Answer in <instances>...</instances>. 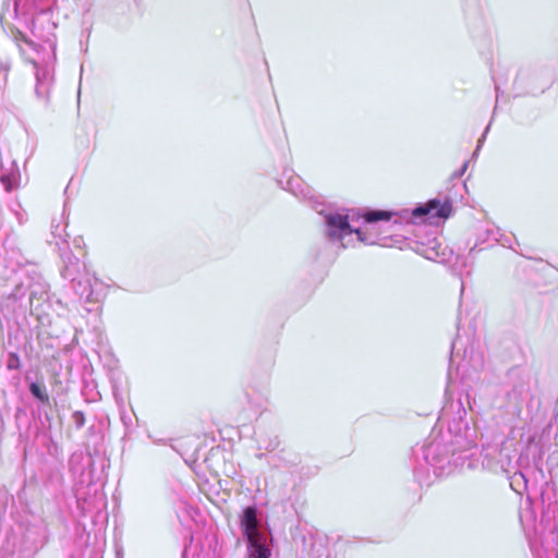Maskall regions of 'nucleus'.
I'll return each mask as SVG.
<instances>
[{"instance_id": "obj_1", "label": "nucleus", "mask_w": 558, "mask_h": 558, "mask_svg": "<svg viewBox=\"0 0 558 558\" xmlns=\"http://www.w3.org/2000/svg\"><path fill=\"white\" fill-rule=\"evenodd\" d=\"M466 410L462 402H450L440 412L438 422L446 432L415 451L414 476L420 484H428L430 474L448 475L463 466L477 440V432L464 421Z\"/></svg>"}, {"instance_id": "obj_2", "label": "nucleus", "mask_w": 558, "mask_h": 558, "mask_svg": "<svg viewBox=\"0 0 558 558\" xmlns=\"http://www.w3.org/2000/svg\"><path fill=\"white\" fill-rule=\"evenodd\" d=\"M527 475L521 471L510 477V487L518 494L527 493L524 506L520 511V522L529 538L531 550L535 558H558V501L556 494L548 487L541 492L543 513L539 521L530 496Z\"/></svg>"}, {"instance_id": "obj_3", "label": "nucleus", "mask_w": 558, "mask_h": 558, "mask_svg": "<svg viewBox=\"0 0 558 558\" xmlns=\"http://www.w3.org/2000/svg\"><path fill=\"white\" fill-rule=\"evenodd\" d=\"M32 32L35 39L25 40L31 48L26 61L32 65L35 96L47 104L56 81L57 37L52 31L44 34L37 22Z\"/></svg>"}, {"instance_id": "obj_4", "label": "nucleus", "mask_w": 558, "mask_h": 558, "mask_svg": "<svg viewBox=\"0 0 558 558\" xmlns=\"http://www.w3.org/2000/svg\"><path fill=\"white\" fill-rule=\"evenodd\" d=\"M23 276L31 291V302L46 292V286L38 274L23 256L21 250L11 240H7L0 251V277L7 281H15Z\"/></svg>"}, {"instance_id": "obj_5", "label": "nucleus", "mask_w": 558, "mask_h": 558, "mask_svg": "<svg viewBox=\"0 0 558 558\" xmlns=\"http://www.w3.org/2000/svg\"><path fill=\"white\" fill-rule=\"evenodd\" d=\"M62 259L65 264L63 277L71 280V288L78 301L82 303L100 302L107 293L106 284L85 268L81 272L80 260L71 254H63Z\"/></svg>"}, {"instance_id": "obj_6", "label": "nucleus", "mask_w": 558, "mask_h": 558, "mask_svg": "<svg viewBox=\"0 0 558 558\" xmlns=\"http://www.w3.org/2000/svg\"><path fill=\"white\" fill-rule=\"evenodd\" d=\"M325 234L329 242L342 248L353 246L356 242L368 245L377 243L376 239L369 238L349 222V216L340 213H330L325 216Z\"/></svg>"}, {"instance_id": "obj_7", "label": "nucleus", "mask_w": 558, "mask_h": 558, "mask_svg": "<svg viewBox=\"0 0 558 558\" xmlns=\"http://www.w3.org/2000/svg\"><path fill=\"white\" fill-rule=\"evenodd\" d=\"M241 525L247 538L248 553L252 558H270L271 550L267 545V537L258 530L257 512L254 507L243 511Z\"/></svg>"}, {"instance_id": "obj_8", "label": "nucleus", "mask_w": 558, "mask_h": 558, "mask_svg": "<svg viewBox=\"0 0 558 558\" xmlns=\"http://www.w3.org/2000/svg\"><path fill=\"white\" fill-rule=\"evenodd\" d=\"M452 210V204L447 198H435L425 205L416 207L412 215L414 219L423 218L425 220H433L435 218H448Z\"/></svg>"}, {"instance_id": "obj_9", "label": "nucleus", "mask_w": 558, "mask_h": 558, "mask_svg": "<svg viewBox=\"0 0 558 558\" xmlns=\"http://www.w3.org/2000/svg\"><path fill=\"white\" fill-rule=\"evenodd\" d=\"M21 174L16 162L7 154L0 153V183L7 192L16 189L20 185Z\"/></svg>"}, {"instance_id": "obj_10", "label": "nucleus", "mask_w": 558, "mask_h": 558, "mask_svg": "<svg viewBox=\"0 0 558 558\" xmlns=\"http://www.w3.org/2000/svg\"><path fill=\"white\" fill-rule=\"evenodd\" d=\"M278 183L282 189L291 192L298 197L305 198L310 195V189L293 170H284Z\"/></svg>"}, {"instance_id": "obj_11", "label": "nucleus", "mask_w": 558, "mask_h": 558, "mask_svg": "<svg viewBox=\"0 0 558 558\" xmlns=\"http://www.w3.org/2000/svg\"><path fill=\"white\" fill-rule=\"evenodd\" d=\"M10 282L13 286V289L7 296L8 301L22 302L23 299L27 295V302L24 305V307L26 310L33 311L35 299L31 303V291L27 287L25 278H23V276L21 275L20 277H15V281ZM45 294L46 292L41 296L36 298V300L41 299Z\"/></svg>"}, {"instance_id": "obj_12", "label": "nucleus", "mask_w": 558, "mask_h": 558, "mask_svg": "<svg viewBox=\"0 0 558 558\" xmlns=\"http://www.w3.org/2000/svg\"><path fill=\"white\" fill-rule=\"evenodd\" d=\"M494 453H498L500 456V459L498 461H493L488 459V456L490 453H485L483 459V465L492 471H498L508 473L511 468V459L508 454L504 453L502 450H498L497 448L493 449Z\"/></svg>"}, {"instance_id": "obj_13", "label": "nucleus", "mask_w": 558, "mask_h": 558, "mask_svg": "<svg viewBox=\"0 0 558 558\" xmlns=\"http://www.w3.org/2000/svg\"><path fill=\"white\" fill-rule=\"evenodd\" d=\"M66 226H68L66 216H65V211L63 210V213L60 215V217L53 218L52 222H51V234L54 239V243L57 246H60L61 244L66 243V238H68Z\"/></svg>"}, {"instance_id": "obj_14", "label": "nucleus", "mask_w": 558, "mask_h": 558, "mask_svg": "<svg viewBox=\"0 0 558 558\" xmlns=\"http://www.w3.org/2000/svg\"><path fill=\"white\" fill-rule=\"evenodd\" d=\"M390 217H391L390 213L383 211V210L369 211V213L365 214V216H364L365 221L367 223H373V222H376V221H379V220H389Z\"/></svg>"}, {"instance_id": "obj_15", "label": "nucleus", "mask_w": 558, "mask_h": 558, "mask_svg": "<svg viewBox=\"0 0 558 558\" xmlns=\"http://www.w3.org/2000/svg\"><path fill=\"white\" fill-rule=\"evenodd\" d=\"M421 254L425 258L430 259V260H435L439 256L438 252L436 251V248L434 246L423 248Z\"/></svg>"}, {"instance_id": "obj_16", "label": "nucleus", "mask_w": 558, "mask_h": 558, "mask_svg": "<svg viewBox=\"0 0 558 558\" xmlns=\"http://www.w3.org/2000/svg\"><path fill=\"white\" fill-rule=\"evenodd\" d=\"M10 70H11V62L9 60L1 61L0 72L2 73L4 80L7 78Z\"/></svg>"}, {"instance_id": "obj_17", "label": "nucleus", "mask_w": 558, "mask_h": 558, "mask_svg": "<svg viewBox=\"0 0 558 558\" xmlns=\"http://www.w3.org/2000/svg\"><path fill=\"white\" fill-rule=\"evenodd\" d=\"M488 130H489V125L485 129L484 133L482 134L481 138L477 141V146L473 153V156L476 157L480 149L482 148V145L484 144V141L486 138V135L488 133Z\"/></svg>"}, {"instance_id": "obj_18", "label": "nucleus", "mask_w": 558, "mask_h": 558, "mask_svg": "<svg viewBox=\"0 0 558 558\" xmlns=\"http://www.w3.org/2000/svg\"><path fill=\"white\" fill-rule=\"evenodd\" d=\"M31 391H32V393H33L36 398H38V399H40V400H43V399H44V395H43V392H41L40 388H39L36 384H32V386H31Z\"/></svg>"}, {"instance_id": "obj_19", "label": "nucleus", "mask_w": 558, "mask_h": 558, "mask_svg": "<svg viewBox=\"0 0 558 558\" xmlns=\"http://www.w3.org/2000/svg\"><path fill=\"white\" fill-rule=\"evenodd\" d=\"M472 366L474 368H478L483 366V357L482 355H476L475 359L472 362Z\"/></svg>"}, {"instance_id": "obj_20", "label": "nucleus", "mask_w": 558, "mask_h": 558, "mask_svg": "<svg viewBox=\"0 0 558 558\" xmlns=\"http://www.w3.org/2000/svg\"><path fill=\"white\" fill-rule=\"evenodd\" d=\"M468 167H469V161H465L462 165L461 169L456 173V175L461 177L466 171Z\"/></svg>"}, {"instance_id": "obj_21", "label": "nucleus", "mask_w": 558, "mask_h": 558, "mask_svg": "<svg viewBox=\"0 0 558 558\" xmlns=\"http://www.w3.org/2000/svg\"><path fill=\"white\" fill-rule=\"evenodd\" d=\"M15 216H16V219L19 221V223H23L25 221V217H24V214L20 213V211H16L15 213Z\"/></svg>"}, {"instance_id": "obj_22", "label": "nucleus", "mask_w": 558, "mask_h": 558, "mask_svg": "<svg viewBox=\"0 0 558 558\" xmlns=\"http://www.w3.org/2000/svg\"><path fill=\"white\" fill-rule=\"evenodd\" d=\"M527 76V72L526 71H521L518 75V80H524L525 77Z\"/></svg>"}, {"instance_id": "obj_23", "label": "nucleus", "mask_w": 558, "mask_h": 558, "mask_svg": "<svg viewBox=\"0 0 558 558\" xmlns=\"http://www.w3.org/2000/svg\"><path fill=\"white\" fill-rule=\"evenodd\" d=\"M81 242H82V239H75V240H74V244H75L76 246H80Z\"/></svg>"}, {"instance_id": "obj_24", "label": "nucleus", "mask_w": 558, "mask_h": 558, "mask_svg": "<svg viewBox=\"0 0 558 558\" xmlns=\"http://www.w3.org/2000/svg\"><path fill=\"white\" fill-rule=\"evenodd\" d=\"M13 365H14V362L10 361L9 362V367H13Z\"/></svg>"}, {"instance_id": "obj_25", "label": "nucleus", "mask_w": 558, "mask_h": 558, "mask_svg": "<svg viewBox=\"0 0 558 558\" xmlns=\"http://www.w3.org/2000/svg\"><path fill=\"white\" fill-rule=\"evenodd\" d=\"M13 365H14V362L10 361L9 362V367H13Z\"/></svg>"}]
</instances>
